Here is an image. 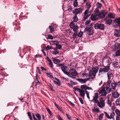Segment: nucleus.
Here are the masks:
<instances>
[{
  "mask_svg": "<svg viewBox=\"0 0 120 120\" xmlns=\"http://www.w3.org/2000/svg\"><path fill=\"white\" fill-rule=\"evenodd\" d=\"M66 115L67 116V118L68 120H71V117L70 115H69L68 114H66Z\"/></svg>",
  "mask_w": 120,
  "mask_h": 120,
  "instance_id": "nucleus-60",
  "label": "nucleus"
},
{
  "mask_svg": "<svg viewBox=\"0 0 120 120\" xmlns=\"http://www.w3.org/2000/svg\"><path fill=\"white\" fill-rule=\"evenodd\" d=\"M99 68L97 66L93 67L92 68V70H90L89 71V76H93L94 78L96 75V73L98 72Z\"/></svg>",
  "mask_w": 120,
  "mask_h": 120,
  "instance_id": "nucleus-3",
  "label": "nucleus"
},
{
  "mask_svg": "<svg viewBox=\"0 0 120 120\" xmlns=\"http://www.w3.org/2000/svg\"><path fill=\"white\" fill-rule=\"evenodd\" d=\"M98 93L97 92L95 93L94 94V96L93 98L92 101H94L95 103L97 104L98 105L99 108H102L105 106V104L100 102L98 100Z\"/></svg>",
  "mask_w": 120,
  "mask_h": 120,
  "instance_id": "nucleus-1",
  "label": "nucleus"
},
{
  "mask_svg": "<svg viewBox=\"0 0 120 120\" xmlns=\"http://www.w3.org/2000/svg\"><path fill=\"white\" fill-rule=\"evenodd\" d=\"M89 78H86L85 79V80L86 82L87 81H88L89 79H92L93 78V77H90L89 76Z\"/></svg>",
  "mask_w": 120,
  "mask_h": 120,
  "instance_id": "nucleus-46",
  "label": "nucleus"
},
{
  "mask_svg": "<svg viewBox=\"0 0 120 120\" xmlns=\"http://www.w3.org/2000/svg\"><path fill=\"white\" fill-rule=\"evenodd\" d=\"M54 104L55 105V106L58 110L61 111H63L62 108L61 107H60L55 102H54Z\"/></svg>",
  "mask_w": 120,
  "mask_h": 120,
  "instance_id": "nucleus-27",
  "label": "nucleus"
},
{
  "mask_svg": "<svg viewBox=\"0 0 120 120\" xmlns=\"http://www.w3.org/2000/svg\"><path fill=\"white\" fill-rule=\"evenodd\" d=\"M92 110L94 112H96L97 113L98 112L100 111V110L98 108H96L95 107H94V109H92Z\"/></svg>",
  "mask_w": 120,
  "mask_h": 120,
  "instance_id": "nucleus-26",
  "label": "nucleus"
},
{
  "mask_svg": "<svg viewBox=\"0 0 120 120\" xmlns=\"http://www.w3.org/2000/svg\"><path fill=\"white\" fill-rule=\"evenodd\" d=\"M75 70L74 69V68L71 69L69 71V72L70 73V75L71 73H72Z\"/></svg>",
  "mask_w": 120,
  "mask_h": 120,
  "instance_id": "nucleus-61",
  "label": "nucleus"
},
{
  "mask_svg": "<svg viewBox=\"0 0 120 120\" xmlns=\"http://www.w3.org/2000/svg\"><path fill=\"white\" fill-rule=\"evenodd\" d=\"M54 79L55 80L57 81V82L53 80V81L54 83L59 86H60L61 84L60 82V80L56 78H55Z\"/></svg>",
  "mask_w": 120,
  "mask_h": 120,
  "instance_id": "nucleus-10",
  "label": "nucleus"
},
{
  "mask_svg": "<svg viewBox=\"0 0 120 120\" xmlns=\"http://www.w3.org/2000/svg\"><path fill=\"white\" fill-rule=\"evenodd\" d=\"M105 84V83L101 87L100 89V91L99 92V93L100 94H102L101 95V96H105L107 94V93L105 91V87H103V86Z\"/></svg>",
  "mask_w": 120,
  "mask_h": 120,
  "instance_id": "nucleus-9",
  "label": "nucleus"
},
{
  "mask_svg": "<svg viewBox=\"0 0 120 120\" xmlns=\"http://www.w3.org/2000/svg\"><path fill=\"white\" fill-rule=\"evenodd\" d=\"M73 89H74V91H75L76 90H78L79 91H80L81 90V89L80 88L75 87H74L73 88Z\"/></svg>",
  "mask_w": 120,
  "mask_h": 120,
  "instance_id": "nucleus-56",
  "label": "nucleus"
},
{
  "mask_svg": "<svg viewBox=\"0 0 120 120\" xmlns=\"http://www.w3.org/2000/svg\"><path fill=\"white\" fill-rule=\"evenodd\" d=\"M40 71L41 70L38 67H37V68L36 71L38 73H39L40 74H41V72Z\"/></svg>",
  "mask_w": 120,
  "mask_h": 120,
  "instance_id": "nucleus-50",
  "label": "nucleus"
},
{
  "mask_svg": "<svg viewBox=\"0 0 120 120\" xmlns=\"http://www.w3.org/2000/svg\"><path fill=\"white\" fill-rule=\"evenodd\" d=\"M35 86H36L38 85H40L41 84V82H40L39 81L36 82H35Z\"/></svg>",
  "mask_w": 120,
  "mask_h": 120,
  "instance_id": "nucleus-52",
  "label": "nucleus"
},
{
  "mask_svg": "<svg viewBox=\"0 0 120 120\" xmlns=\"http://www.w3.org/2000/svg\"><path fill=\"white\" fill-rule=\"evenodd\" d=\"M68 68L66 66L64 65L63 66L61 67V69L63 72H65L66 71L68 70Z\"/></svg>",
  "mask_w": 120,
  "mask_h": 120,
  "instance_id": "nucleus-14",
  "label": "nucleus"
},
{
  "mask_svg": "<svg viewBox=\"0 0 120 120\" xmlns=\"http://www.w3.org/2000/svg\"><path fill=\"white\" fill-rule=\"evenodd\" d=\"M107 63V65H110L111 63V59H109L107 60L106 61Z\"/></svg>",
  "mask_w": 120,
  "mask_h": 120,
  "instance_id": "nucleus-45",
  "label": "nucleus"
},
{
  "mask_svg": "<svg viewBox=\"0 0 120 120\" xmlns=\"http://www.w3.org/2000/svg\"><path fill=\"white\" fill-rule=\"evenodd\" d=\"M46 108L47 111L48 112L49 115L50 116H52V114L51 112V111L50 109H49V108L47 107H46Z\"/></svg>",
  "mask_w": 120,
  "mask_h": 120,
  "instance_id": "nucleus-36",
  "label": "nucleus"
},
{
  "mask_svg": "<svg viewBox=\"0 0 120 120\" xmlns=\"http://www.w3.org/2000/svg\"><path fill=\"white\" fill-rule=\"evenodd\" d=\"M116 82H112L111 83V86L113 90H115L116 87Z\"/></svg>",
  "mask_w": 120,
  "mask_h": 120,
  "instance_id": "nucleus-19",
  "label": "nucleus"
},
{
  "mask_svg": "<svg viewBox=\"0 0 120 120\" xmlns=\"http://www.w3.org/2000/svg\"><path fill=\"white\" fill-rule=\"evenodd\" d=\"M105 25L103 24H100L99 29L104 30V29Z\"/></svg>",
  "mask_w": 120,
  "mask_h": 120,
  "instance_id": "nucleus-30",
  "label": "nucleus"
},
{
  "mask_svg": "<svg viewBox=\"0 0 120 120\" xmlns=\"http://www.w3.org/2000/svg\"><path fill=\"white\" fill-rule=\"evenodd\" d=\"M107 98H108L107 103L110 106H111L112 105V103L110 99V98L109 97H108V96H107Z\"/></svg>",
  "mask_w": 120,
  "mask_h": 120,
  "instance_id": "nucleus-28",
  "label": "nucleus"
},
{
  "mask_svg": "<svg viewBox=\"0 0 120 120\" xmlns=\"http://www.w3.org/2000/svg\"><path fill=\"white\" fill-rule=\"evenodd\" d=\"M113 22L117 23L118 26L120 28V17L116 19Z\"/></svg>",
  "mask_w": 120,
  "mask_h": 120,
  "instance_id": "nucleus-11",
  "label": "nucleus"
},
{
  "mask_svg": "<svg viewBox=\"0 0 120 120\" xmlns=\"http://www.w3.org/2000/svg\"><path fill=\"white\" fill-rule=\"evenodd\" d=\"M38 120H41V116L40 114L38 113H36L35 114Z\"/></svg>",
  "mask_w": 120,
  "mask_h": 120,
  "instance_id": "nucleus-25",
  "label": "nucleus"
},
{
  "mask_svg": "<svg viewBox=\"0 0 120 120\" xmlns=\"http://www.w3.org/2000/svg\"><path fill=\"white\" fill-rule=\"evenodd\" d=\"M107 75L108 77V79L109 80H110L112 77L113 76V74L112 72L110 71L107 74Z\"/></svg>",
  "mask_w": 120,
  "mask_h": 120,
  "instance_id": "nucleus-15",
  "label": "nucleus"
},
{
  "mask_svg": "<svg viewBox=\"0 0 120 120\" xmlns=\"http://www.w3.org/2000/svg\"><path fill=\"white\" fill-rule=\"evenodd\" d=\"M115 103L117 105H120V100L118 99L116 100Z\"/></svg>",
  "mask_w": 120,
  "mask_h": 120,
  "instance_id": "nucleus-38",
  "label": "nucleus"
},
{
  "mask_svg": "<svg viewBox=\"0 0 120 120\" xmlns=\"http://www.w3.org/2000/svg\"><path fill=\"white\" fill-rule=\"evenodd\" d=\"M83 10V9L81 8H78L75 9L72 11V13L75 15H77L81 13Z\"/></svg>",
  "mask_w": 120,
  "mask_h": 120,
  "instance_id": "nucleus-8",
  "label": "nucleus"
},
{
  "mask_svg": "<svg viewBox=\"0 0 120 120\" xmlns=\"http://www.w3.org/2000/svg\"><path fill=\"white\" fill-rule=\"evenodd\" d=\"M114 35L116 37H119L120 36V32L119 30L116 29L114 32Z\"/></svg>",
  "mask_w": 120,
  "mask_h": 120,
  "instance_id": "nucleus-13",
  "label": "nucleus"
},
{
  "mask_svg": "<svg viewBox=\"0 0 120 120\" xmlns=\"http://www.w3.org/2000/svg\"><path fill=\"white\" fill-rule=\"evenodd\" d=\"M27 114L29 118H30V120H32V118L31 116V113L30 112H27Z\"/></svg>",
  "mask_w": 120,
  "mask_h": 120,
  "instance_id": "nucleus-40",
  "label": "nucleus"
},
{
  "mask_svg": "<svg viewBox=\"0 0 120 120\" xmlns=\"http://www.w3.org/2000/svg\"><path fill=\"white\" fill-rule=\"evenodd\" d=\"M115 112L117 115L116 117L117 116L120 117V111L118 109H116L115 110Z\"/></svg>",
  "mask_w": 120,
  "mask_h": 120,
  "instance_id": "nucleus-21",
  "label": "nucleus"
},
{
  "mask_svg": "<svg viewBox=\"0 0 120 120\" xmlns=\"http://www.w3.org/2000/svg\"><path fill=\"white\" fill-rule=\"evenodd\" d=\"M104 114L103 113L100 114L99 116L98 117L99 120H102Z\"/></svg>",
  "mask_w": 120,
  "mask_h": 120,
  "instance_id": "nucleus-37",
  "label": "nucleus"
},
{
  "mask_svg": "<svg viewBox=\"0 0 120 120\" xmlns=\"http://www.w3.org/2000/svg\"><path fill=\"white\" fill-rule=\"evenodd\" d=\"M52 48L51 46H50L49 45H47L45 48V50H47L49 49H52Z\"/></svg>",
  "mask_w": 120,
  "mask_h": 120,
  "instance_id": "nucleus-42",
  "label": "nucleus"
},
{
  "mask_svg": "<svg viewBox=\"0 0 120 120\" xmlns=\"http://www.w3.org/2000/svg\"><path fill=\"white\" fill-rule=\"evenodd\" d=\"M70 75H72V76H76L78 75V74L76 70H75Z\"/></svg>",
  "mask_w": 120,
  "mask_h": 120,
  "instance_id": "nucleus-22",
  "label": "nucleus"
},
{
  "mask_svg": "<svg viewBox=\"0 0 120 120\" xmlns=\"http://www.w3.org/2000/svg\"><path fill=\"white\" fill-rule=\"evenodd\" d=\"M56 48L59 49H60L62 48V46L60 45H59L58 44L56 45Z\"/></svg>",
  "mask_w": 120,
  "mask_h": 120,
  "instance_id": "nucleus-53",
  "label": "nucleus"
},
{
  "mask_svg": "<svg viewBox=\"0 0 120 120\" xmlns=\"http://www.w3.org/2000/svg\"><path fill=\"white\" fill-rule=\"evenodd\" d=\"M86 85H81V88L82 89H84L85 90H86Z\"/></svg>",
  "mask_w": 120,
  "mask_h": 120,
  "instance_id": "nucleus-54",
  "label": "nucleus"
},
{
  "mask_svg": "<svg viewBox=\"0 0 120 120\" xmlns=\"http://www.w3.org/2000/svg\"><path fill=\"white\" fill-rule=\"evenodd\" d=\"M116 56H120V50H117L116 52Z\"/></svg>",
  "mask_w": 120,
  "mask_h": 120,
  "instance_id": "nucleus-43",
  "label": "nucleus"
},
{
  "mask_svg": "<svg viewBox=\"0 0 120 120\" xmlns=\"http://www.w3.org/2000/svg\"><path fill=\"white\" fill-rule=\"evenodd\" d=\"M54 50L52 52L53 54L56 55L58 54L59 53V51L57 49L54 48Z\"/></svg>",
  "mask_w": 120,
  "mask_h": 120,
  "instance_id": "nucleus-29",
  "label": "nucleus"
},
{
  "mask_svg": "<svg viewBox=\"0 0 120 120\" xmlns=\"http://www.w3.org/2000/svg\"><path fill=\"white\" fill-rule=\"evenodd\" d=\"M107 14V11L104 10H102L101 12H99L98 14H96V15L98 16L100 18L102 19L105 17Z\"/></svg>",
  "mask_w": 120,
  "mask_h": 120,
  "instance_id": "nucleus-6",
  "label": "nucleus"
},
{
  "mask_svg": "<svg viewBox=\"0 0 120 120\" xmlns=\"http://www.w3.org/2000/svg\"><path fill=\"white\" fill-rule=\"evenodd\" d=\"M97 14L100 12L98 8H96L94 11Z\"/></svg>",
  "mask_w": 120,
  "mask_h": 120,
  "instance_id": "nucleus-63",
  "label": "nucleus"
},
{
  "mask_svg": "<svg viewBox=\"0 0 120 120\" xmlns=\"http://www.w3.org/2000/svg\"><path fill=\"white\" fill-rule=\"evenodd\" d=\"M108 16L109 18L113 19L115 18V16L112 13H109L107 15Z\"/></svg>",
  "mask_w": 120,
  "mask_h": 120,
  "instance_id": "nucleus-18",
  "label": "nucleus"
},
{
  "mask_svg": "<svg viewBox=\"0 0 120 120\" xmlns=\"http://www.w3.org/2000/svg\"><path fill=\"white\" fill-rule=\"evenodd\" d=\"M100 102L105 104V102L103 98H101L100 99Z\"/></svg>",
  "mask_w": 120,
  "mask_h": 120,
  "instance_id": "nucleus-48",
  "label": "nucleus"
},
{
  "mask_svg": "<svg viewBox=\"0 0 120 120\" xmlns=\"http://www.w3.org/2000/svg\"><path fill=\"white\" fill-rule=\"evenodd\" d=\"M112 20L110 19H109L107 20L106 21V23L109 25H110L112 22Z\"/></svg>",
  "mask_w": 120,
  "mask_h": 120,
  "instance_id": "nucleus-23",
  "label": "nucleus"
},
{
  "mask_svg": "<svg viewBox=\"0 0 120 120\" xmlns=\"http://www.w3.org/2000/svg\"><path fill=\"white\" fill-rule=\"evenodd\" d=\"M52 42L53 43L56 45H57V44H59V42L57 41H52Z\"/></svg>",
  "mask_w": 120,
  "mask_h": 120,
  "instance_id": "nucleus-59",
  "label": "nucleus"
},
{
  "mask_svg": "<svg viewBox=\"0 0 120 120\" xmlns=\"http://www.w3.org/2000/svg\"><path fill=\"white\" fill-rule=\"evenodd\" d=\"M70 28L73 29L74 32H78L79 27L77 25H75L73 22H71L70 24Z\"/></svg>",
  "mask_w": 120,
  "mask_h": 120,
  "instance_id": "nucleus-7",
  "label": "nucleus"
},
{
  "mask_svg": "<svg viewBox=\"0 0 120 120\" xmlns=\"http://www.w3.org/2000/svg\"><path fill=\"white\" fill-rule=\"evenodd\" d=\"M89 11V10L88 9H87L85 11L84 13V14L85 16H86L88 14V12Z\"/></svg>",
  "mask_w": 120,
  "mask_h": 120,
  "instance_id": "nucleus-58",
  "label": "nucleus"
},
{
  "mask_svg": "<svg viewBox=\"0 0 120 120\" xmlns=\"http://www.w3.org/2000/svg\"><path fill=\"white\" fill-rule=\"evenodd\" d=\"M110 70V67L109 66H105L104 68H101L100 69L99 74L101 75L103 73L108 72Z\"/></svg>",
  "mask_w": 120,
  "mask_h": 120,
  "instance_id": "nucleus-5",
  "label": "nucleus"
},
{
  "mask_svg": "<svg viewBox=\"0 0 120 120\" xmlns=\"http://www.w3.org/2000/svg\"><path fill=\"white\" fill-rule=\"evenodd\" d=\"M83 32H82L80 31L79 34H77V36L79 37H81L82 36L83 34Z\"/></svg>",
  "mask_w": 120,
  "mask_h": 120,
  "instance_id": "nucleus-47",
  "label": "nucleus"
},
{
  "mask_svg": "<svg viewBox=\"0 0 120 120\" xmlns=\"http://www.w3.org/2000/svg\"><path fill=\"white\" fill-rule=\"evenodd\" d=\"M77 36V32H75L73 35L72 38L74 39H75L76 37Z\"/></svg>",
  "mask_w": 120,
  "mask_h": 120,
  "instance_id": "nucleus-35",
  "label": "nucleus"
},
{
  "mask_svg": "<svg viewBox=\"0 0 120 120\" xmlns=\"http://www.w3.org/2000/svg\"><path fill=\"white\" fill-rule=\"evenodd\" d=\"M82 75L83 77H87L89 76V74L86 73H82Z\"/></svg>",
  "mask_w": 120,
  "mask_h": 120,
  "instance_id": "nucleus-34",
  "label": "nucleus"
},
{
  "mask_svg": "<svg viewBox=\"0 0 120 120\" xmlns=\"http://www.w3.org/2000/svg\"><path fill=\"white\" fill-rule=\"evenodd\" d=\"M92 26V23L90 24L89 25L87 26L85 28L84 30L85 32L89 35H92L94 33V31L91 27Z\"/></svg>",
  "mask_w": 120,
  "mask_h": 120,
  "instance_id": "nucleus-2",
  "label": "nucleus"
},
{
  "mask_svg": "<svg viewBox=\"0 0 120 120\" xmlns=\"http://www.w3.org/2000/svg\"><path fill=\"white\" fill-rule=\"evenodd\" d=\"M47 38L48 39H49L52 40L53 39V37L51 35L49 34L48 35Z\"/></svg>",
  "mask_w": 120,
  "mask_h": 120,
  "instance_id": "nucleus-44",
  "label": "nucleus"
},
{
  "mask_svg": "<svg viewBox=\"0 0 120 120\" xmlns=\"http://www.w3.org/2000/svg\"><path fill=\"white\" fill-rule=\"evenodd\" d=\"M96 5H98L97 6L98 8H100L102 6V4L101 3H99L98 2H97Z\"/></svg>",
  "mask_w": 120,
  "mask_h": 120,
  "instance_id": "nucleus-41",
  "label": "nucleus"
},
{
  "mask_svg": "<svg viewBox=\"0 0 120 120\" xmlns=\"http://www.w3.org/2000/svg\"><path fill=\"white\" fill-rule=\"evenodd\" d=\"M119 94L117 92L115 91L112 93V96L113 97L115 98H118L119 97Z\"/></svg>",
  "mask_w": 120,
  "mask_h": 120,
  "instance_id": "nucleus-12",
  "label": "nucleus"
},
{
  "mask_svg": "<svg viewBox=\"0 0 120 120\" xmlns=\"http://www.w3.org/2000/svg\"><path fill=\"white\" fill-rule=\"evenodd\" d=\"M100 24L97 23L95 24L94 25V28L95 29H99Z\"/></svg>",
  "mask_w": 120,
  "mask_h": 120,
  "instance_id": "nucleus-32",
  "label": "nucleus"
},
{
  "mask_svg": "<svg viewBox=\"0 0 120 120\" xmlns=\"http://www.w3.org/2000/svg\"><path fill=\"white\" fill-rule=\"evenodd\" d=\"M85 91L86 94L87 98L88 99H90V98L89 97V93L86 90H85Z\"/></svg>",
  "mask_w": 120,
  "mask_h": 120,
  "instance_id": "nucleus-55",
  "label": "nucleus"
},
{
  "mask_svg": "<svg viewBox=\"0 0 120 120\" xmlns=\"http://www.w3.org/2000/svg\"><path fill=\"white\" fill-rule=\"evenodd\" d=\"M49 28L51 32H53L54 31V29L53 27L51 26H49Z\"/></svg>",
  "mask_w": 120,
  "mask_h": 120,
  "instance_id": "nucleus-49",
  "label": "nucleus"
},
{
  "mask_svg": "<svg viewBox=\"0 0 120 120\" xmlns=\"http://www.w3.org/2000/svg\"><path fill=\"white\" fill-rule=\"evenodd\" d=\"M104 112L105 113V116L106 117L109 119H112L114 120V116L115 115V113L113 111H111L109 113L105 112Z\"/></svg>",
  "mask_w": 120,
  "mask_h": 120,
  "instance_id": "nucleus-4",
  "label": "nucleus"
},
{
  "mask_svg": "<svg viewBox=\"0 0 120 120\" xmlns=\"http://www.w3.org/2000/svg\"><path fill=\"white\" fill-rule=\"evenodd\" d=\"M45 73L47 75H49L50 77H51L53 79V77L52 75V73Z\"/></svg>",
  "mask_w": 120,
  "mask_h": 120,
  "instance_id": "nucleus-62",
  "label": "nucleus"
},
{
  "mask_svg": "<svg viewBox=\"0 0 120 120\" xmlns=\"http://www.w3.org/2000/svg\"><path fill=\"white\" fill-rule=\"evenodd\" d=\"M77 80L79 82L82 83H85L86 82L84 79H77Z\"/></svg>",
  "mask_w": 120,
  "mask_h": 120,
  "instance_id": "nucleus-20",
  "label": "nucleus"
},
{
  "mask_svg": "<svg viewBox=\"0 0 120 120\" xmlns=\"http://www.w3.org/2000/svg\"><path fill=\"white\" fill-rule=\"evenodd\" d=\"M68 9L67 10L69 11H71L72 10V7L71 6L69 5L68 6Z\"/></svg>",
  "mask_w": 120,
  "mask_h": 120,
  "instance_id": "nucleus-51",
  "label": "nucleus"
},
{
  "mask_svg": "<svg viewBox=\"0 0 120 120\" xmlns=\"http://www.w3.org/2000/svg\"><path fill=\"white\" fill-rule=\"evenodd\" d=\"M91 21L90 20H89L86 21L85 23V25H87L90 23V22Z\"/></svg>",
  "mask_w": 120,
  "mask_h": 120,
  "instance_id": "nucleus-64",
  "label": "nucleus"
},
{
  "mask_svg": "<svg viewBox=\"0 0 120 120\" xmlns=\"http://www.w3.org/2000/svg\"><path fill=\"white\" fill-rule=\"evenodd\" d=\"M73 20L74 22H76L78 20V18L77 15H75L73 17Z\"/></svg>",
  "mask_w": 120,
  "mask_h": 120,
  "instance_id": "nucleus-33",
  "label": "nucleus"
},
{
  "mask_svg": "<svg viewBox=\"0 0 120 120\" xmlns=\"http://www.w3.org/2000/svg\"><path fill=\"white\" fill-rule=\"evenodd\" d=\"M86 6L87 9L89 10L91 7V4L90 3L87 2L86 4Z\"/></svg>",
  "mask_w": 120,
  "mask_h": 120,
  "instance_id": "nucleus-31",
  "label": "nucleus"
},
{
  "mask_svg": "<svg viewBox=\"0 0 120 120\" xmlns=\"http://www.w3.org/2000/svg\"><path fill=\"white\" fill-rule=\"evenodd\" d=\"M73 5L75 7H77L78 5V2L77 0H75L74 1Z\"/></svg>",
  "mask_w": 120,
  "mask_h": 120,
  "instance_id": "nucleus-39",
  "label": "nucleus"
},
{
  "mask_svg": "<svg viewBox=\"0 0 120 120\" xmlns=\"http://www.w3.org/2000/svg\"><path fill=\"white\" fill-rule=\"evenodd\" d=\"M49 86L50 87V88L53 91L54 90L52 84L51 83L49 84Z\"/></svg>",
  "mask_w": 120,
  "mask_h": 120,
  "instance_id": "nucleus-57",
  "label": "nucleus"
},
{
  "mask_svg": "<svg viewBox=\"0 0 120 120\" xmlns=\"http://www.w3.org/2000/svg\"><path fill=\"white\" fill-rule=\"evenodd\" d=\"M52 61L54 63L56 64L59 63L60 62V61L59 59L55 58H53Z\"/></svg>",
  "mask_w": 120,
  "mask_h": 120,
  "instance_id": "nucleus-16",
  "label": "nucleus"
},
{
  "mask_svg": "<svg viewBox=\"0 0 120 120\" xmlns=\"http://www.w3.org/2000/svg\"><path fill=\"white\" fill-rule=\"evenodd\" d=\"M80 93V95L82 97H84L85 95V93L84 90H81L79 91Z\"/></svg>",
  "mask_w": 120,
  "mask_h": 120,
  "instance_id": "nucleus-17",
  "label": "nucleus"
},
{
  "mask_svg": "<svg viewBox=\"0 0 120 120\" xmlns=\"http://www.w3.org/2000/svg\"><path fill=\"white\" fill-rule=\"evenodd\" d=\"M91 19L93 21L96 20L97 19L96 16L92 14L91 16Z\"/></svg>",
  "mask_w": 120,
  "mask_h": 120,
  "instance_id": "nucleus-24",
  "label": "nucleus"
}]
</instances>
